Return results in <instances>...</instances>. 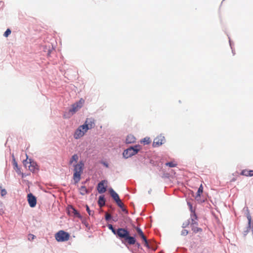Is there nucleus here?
<instances>
[{"instance_id":"4468645a","label":"nucleus","mask_w":253,"mask_h":253,"mask_svg":"<svg viewBox=\"0 0 253 253\" xmlns=\"http://www.w3.org/2000/svg\"><path fill=\"white\" fill-rule=\"evenodd\" d=\"M136 231H137L138 235L142 238L143 241H144L146 239H147V238H146V236L144 235L143 231L140 228H139L138 227H136Z\"/></svg>"},{"instance_id":"6ab92c4d","label":"nucleus","mask_w":253,"mask_h":253,"mask_svg":"<svg viewBox=\"0 0 253 253\" xmlns=\"http://www.w3.org/2000/svg\"><path fill=\"white\" fill-rule=\"evenodd\" d=\"M191 228H192V231L195 233L202 232V229L201 228L198 227L197 225H194V226L193 225L192 226H191Z\"/></svg>"},{"instance_id":"f704fd0d","label":"nucleus","mask_w":253,"mask_h":253,"mask_svg":"<svg viewBox=\"0 0 253 253\" xmlns=\"http://www.w3.org/2000/svg\"><path fill=\"white\" fill-rule=\"evenodd\" d=\"M144 242V245L147 247L148 248H149V246L147 241V240L146 239L145 240L143 241Z\"/></svg>"},{"instance_id":"5701e85b","label":"nucleus","mask_w":253,"mask_h":253,"mask_svg":"<svg viewBox=\"0 0 253 253\" xmlns=\"http://www.w3.org/2000/svg\"><path fill=\"white\" fill-rule=\"evenodd\" d=\"M0 194L1 196H4L7 194V191L5 189H2V187L0 186Z\"/></svg>"},{"instance_id":"4be33fe9","label":"nucleus","mask_w":253,"mask_h":253,"mask_svg":"<svg viewBox=\"0 0 253 253\" xmlns=\"http://www.w3.org/2000/svg\"><path fill=\"white\" fill-rule=\"evenodd\" d=\"M166 165L170 168H173L177 166V164L173 162H168L166 164Z\"/></svg>"},{"instance_id":"c9c22d12","label":"nucleus","mask_w":253,"mask_h":253,"mask_svg":"<svg viewBox=\"0 0 253 253\" xmlns=\"http://www.w3.org/2000/svg\"><path fill=\"white\" fill-rule=\"evenodd\" d=\"M189 224V222H185V223H183V224H182V227L183 228H185L186 227V226H187Z\"/></svg>"},{"instance_id":"c85d7f7f","label":"nucleus","mask_w":253,"mask_h":253,"mask_svg":"<svg viewBox=\"0 0 253 253\" xmlns=\"http://www.w3.org/2000/svg\"><path fill=\"white\" fill-rule=\"evenodd\" d=\"M196 219H194V218L191 219V226H192L193 225H198V222L196 221Z\"/></svg>"},{"instance_id":"412c9836","label":"nucleus","mask_w":253,"mask_h":253,"mask_svg":"<svg viewBox=\"0 0 253 253\" xmlns=\"http://www.w3.org/2000/svg\"><path fill=\"white\" fill-rule=\"evenodd\" d=\"M117 205L122 209V210L123 211H125V209H124V204H123V203L122 202V201L120 200H119V201L116 202Z\"/></svg>"},{"instance_id":"9d476101","label":"nucleus","mask_w":253,"mask_h":253,"mask_svg":"<svg viewBox=\"0 0 253 253\" xmlns=\"http://www.w3.org/2000/svg\"><path fill=\"white\" fill-rule=\"evenodd\" d=\"M165 141V137L161 135L156 137L153 141V146L154 147L159 146L162 145Z\"/></svg>"},{"instance_id":"ddd939ff","label":"nucleus","mask_w":253,"mask_h":253,"mask_svg":"<svg viewBox=\"0 0 253 253\" xmlns=\"http://www.w3.org/2000/svg\"><path fill=\"white\" fill-rule=\"evenodd\" d=\"M135 137L131 134L128 135L126 138V143L127 144L133 143L135 142Z\"/></svg>"},{"instance_id":"a878e982","label":"nucleus","mask_w":253,"mask_h":253,"mask_svg":"<svg viewBox=\"0 0 253 253\" xmlns=\"http://www.w3.org/2000/svg\"><path fill=\"white\" fill-rule=\"evenodd\" d=\"M86 211H87L88 214L89 215H93V213H94V211H91L89 208V207L87 206V205H86Z\"/></svg>"},{"instance_id":"f03ea898","label":"nucleus","mask_w":253,"mask_h":253,"mask_svg":"<svg viewBox=\"0 0 253 253\" xmlns=\"http://www.w3.org/2000/svg\"><path fill=\"white\" fill-rule=\"evenodd\" d=\"M84 167V164L82 161L74 166L73 178L75 183H78L80 180Z\"/></svg>"},{"instance_id":"9b49d317","label":"nucleus","mask_w":253,"mask_h":253,"mask_svg":"<svg viewBox=\"0 0 253 253\" xmlns=\"http://www.w3.org/2000/svg\"><path fill=\"white\" fill-rule=\"evenodd\" d=\"M23 164L26 168H28V169L31 171L34 172L36 169V166L34 162H28L27 160L23 161Z\"/></svg>"},{"instance_id":"39448f33","label":"nucleus","mask_w":253,"mask_h":253,"mask_svg":"<svg viewBox=\"0 0 253 253\" xmlns=\"http://www.w3.org/2000/svg\"><path fill=\"white\" fill-rule=\"evenodd\" d=\"M87 131V128L84 125H81L76 130L74 134V137L76 139L82 137Z\"/></svg>"},{"instance_id":"aec40b11","label":"nucleus","mask_w":253,"mask_h":253,"mask_svg":"<svg viewBox=\"0 0 253 253\" xmlns=\"http://www.w3.org/2000/svg\"><path fill=\"white\" fill-rule=\"evenodd\" d=\"M13 165L14 166V169L15 170V171L17 173H19L20 172V169L18 168L17 163L16 162L15 158L13 159Z\"/></svg>"},{"instance_id":"2eb2a0df","label":"nucleus","mask_w":253,"mask_h":253,"mask_svg":"<svg viewBox=\"0 0 253 253\" xmlns=\"http://www.w3.org/2000/svg\"><path fill=\"white\" fill-rule=\"evenodd\" d=\"M203 187L202 184H201L198 189V190L197 193V195L195 197L197 201L199 200V199L200 198L201 194L203 193Z\"/></svg>"},{"instance_id":"f8f14e48","label":"nucleus","mask_w":253,"mask_h":253,"mask_svg":"<svg viewBox=\"0 0 253 253\" xmlns=\"http://www.w3.org/2000/svg\"><path fill=\"white\" fill-rule=\"evenodd\" d=\"M110 194L115 202L120 200L119 195L112 188L109 190Z\"/></svg>"},{"instance_id":"473e14b6","label":"nucleus","mask_w":253,"mask_h":253,"mask_svg":"<svg viewBox=\"0 0 253 253\" xmlns=\"http://www.w3.org/2000/svg\"><path fill=\"white\" fill-rule=\"evenodd\" d=\"M111 217V216L110 214L109 213H106V215H105V218L107 220H108L109 219H110Z\"/></svg>"},{"instance_id":"423d86ee","label":"nucleus","mask_w":253,"mask_h":253,"mask_svg":"<svg viewBox=\"0 0 253 253\" xmlns=\"http://www.w3.org/2000/svg\"><path fill=\"white\" fill-rule=\"evenodd\" d=\"M84 102V100L81 98L78 102L73 104L72 105V108L69 110V113L71 114L70 115H73L81 108Z\"/></svg>"},{"instance_id":"4c0bfd02","label":"nucleus","mask_w":253,"mask_h":253,"mask_svg":"<svg viewBox=\"0 0 253 253\" xmlns=\"http://www.w3.org/2000/svg\"><path fill=\"white\" fill-rule=\"evenodd\" d=\"M70 117V116H68V117ZM64 117L65 118H67V117H66L65 115H64Z\"/></svg>"},{"instance_id":"e433bc0d","label":"nucleus","mask_w":253,"mask_h":253,"mask_svg":"<svg viewBox=\"0 0 253 253\" xmlns=\"http://www.w3.org/2000/svg\"><path fill=\"white\" fill-rule=\"evenodd\" d=\"M249 172L250 173L249 176H253V170H249Z\"/></svg>"},{"instance_id":"f257e3e1","label":"nucleus","mask_w":253,"mask_h":253,"mask_svg":"<svg viewBox=\"0 0 253 253\" xmlns=\"http://www.w3.org/2000/svg\"><path fill=\"white\" fill-rule=\"evenodd\" d=\"M109 229L116 235L117 237L122 240V241H125L129 245H134L136 242V240L134 237L129 236V232L125 228H119L116 230L111 224L108 225Z\"/></svg>"},{"instance_id":"7c9ffc66","label":"nucleus","mask_w":253,"mask_h":253,"mask_svg":"<svg viewBox=\"0 0 253 253\" xmlns=\"http://www.w3.org/2000/svg\"><path fill=\"white\" fill-rule=\"evenodd\" d=\"M73 213H74V215L77 217H80V213L78 212V211L77 210H76L75 209H73Z\"/></svg>"},{"instance_id":"b1692460","label":"nucleus","mask_w":253,"mask_h":253,"mask_svg":"<svg viewBox=\"0 0 253 253\" xmlns=\"http://www.w3.org/2000/svg\"><path fill=\"white\" fill-rule=\"evenodd\" d=\"M141 142H143L144 144H148L151 143V140L150 138L146 137L144 138Z\"/></svg>"},{"instance_id":"2f4dec72","label":"nucleus","mask_w":253,"mask_h":253,"mask_svg":"<svg viewBox=\"0 0 253 253\" xmlns=\"http://www.w3.org/2000/svg\"><path fill=\"white\" fill-rule=\"evenodd\" d=\"M191 219L192 218H194V219H197V216L195 211H193L192 212V214H191Z\"/></svg>"},{"instance_id":"72a5a7b5","label":"nucleus","mask_w":253,"mask_h":253,"mask_svg":"<svg viewBox=\"0 0 253 253\" xmlns=\"http://www.w3.org/2000/svg\"><path fill=\"white\" fill-rule=\"evenodd\" d=\"M188 205L189 207V208H190V210L191 212L195 211L194 210H193L192 204L190 203H188Z\"/></svg>"},{"instance_id":"393cba45","label":"nucleus","mask_w":253,"mask_h":253,"mask_svg":"<svg viewBox=\"0 0 253 253\" xmlns=\"http://www.w3.org/2000/svg\"><path fill=\"white\" fill-rule=\"evenodd\" d=\"M241 174L243 175H245L246 176H248L250 175V173L249 172V170H247V169L243 170L242 171Z\"/></svg>"},{"instance_id":"20e7f679","label":"nucleus","mask_w":253,"mask_h":253,"mask_svg":"<svg viewBox=\"0 0 253 253\" xmlns=\"http://www.w3.org/2000/svg\"><path fill=\"white\" fill-rule=\"evenodd\" d=\"M70 237V234L63 230H60L55 234V239L59 242L67 241L69 240Z\"/></svg>"},{"instance_id":"cd10ccee","label":"nucleus","mask_w":253,"mask_h":253,"mask_svg":"<svg viewBox=\"0 0 253 253\" xmlns=\"http://www.w3.org/2000/svg\"><path fill=\"white\" fill-rule=\"evenodd\" d=\"M11 30L9 29H7L4 33V36L7 37L11 34Z\"/></svg>"},{"instance_id":"dca6fc26","label":"nucleus","mask_w":253,"mask_h":253,"mask_svg":"<svg viewBox=\"0 0 253 253\" xmlns=\"http://www.w3.org/2000/svg\"><path fill=\"white\" fill-rule=\"evenodd\" d=\"M98 203L100 207H102L105 205V200L103 196H101L99 197Z\"/></svg>"},{"instance_id":"0eeeda50","label":"nucleus","mask_w":253,"mask_h":253,"mask_svg":"<svg viewBox=\"0 0 253 253\" xmlns=\"http://www.w3.org/2000/svg\"><path fill=\"white\" fill-rule=\"evenodd\" d=\"M107 187V181L102 180L100 182L97 187V189L99 193L102 194L106 192Z\"/></svg>"},{"instance_id":"a211bd4d","label":"nucleus","mask_w":253,"mask_h":253,"mask_svg":"<svg viewBox=\"0 0 253 253\" xmlns=\"http://www.w3.org/2000/svg\"><path fill=\"white\" fill-rule=\"evenodd\" d=\"M78 159H79V157H78V155L74 154L72 156V157L69 161V164L71 165V164H72L74 162H77L78 161Z\"/></svg>"},{"instance_id":"bb28decb","label":"nucleus","mask_w":253,"mask_h":253,"mask_svg":"<svg viewBox=\"0 0 253 253\" xmlns=\"http://www.w3.org/2000/svg\"><path fill=\"white\" fill-rule=\"evenodd\" d=\"M35 236L32 234H29L28 235V239L29 241H33L35 238Z\"/></svg>"},{"instance_id":"c756f323","label":"nucleus","mask_w":253,"mask_h":253,"mask_svg":"<svg viewBox=\"0 0 253 253\" xmlns=\"http://www.w3.org/2000/svg\"><path fill=\"white\" fill-rule=\"evenodd\" d=\"M188 234V230H186V229H183V230L181 231V235H182V236H186V235H187Z\"/></svg>"},{"instance_id":"7ed1b4c3","label":"nucleus","mask_w":253,"mask_h":253,"mask_svg":"<svg viewBox=\"0 0 253 253\" xmlns=\"http://www.w3.org/2000/svg\"><path fill=\"white\" fill-rule=\"evenodd\" d=\"M140 149V146L139 145H135L133 147H130L124 151L123 152V156L126 158L130 157L137 154Z\"/></svg>"},{"instance_id":"6e6552de","label":"nucleus","mask_w":253,"mask_h":253,"mask_svg":"<svg viewBox=\"0 0 253 253\" xmlns=\"http://www.w3.org/2000/svg\"><path fill=\"white\" fill-rule=\"evenodd\" d=\"M27 198L29 206L31 208L35 207L37 204L36 198L32 193H30L28 194Z\"/></svg>"},{"instance_id":"f3484780","label":"nucleus","mask_w":253,"mask_h":253,"mask_svg":"<svg viewBox=\"0 0 253 253\" xmlns=\"http://www.w3.org/2000/svg\"><path fill=\"white\" fill-rule=\"evenodd\" d=\"M79 191H80V193L81 195H84L87 193H88V190L86 189V188L84 186H81L80 188H79Z\"/></svg>"},{"instance_id":"1a4fd4ad","label":"nucleus","mask_w":253,"mask_h":253,"mask_svg":"<svg viewBox=\"0 0 253 253\" xmlns=\"http://www.w3.org/2000/svg\"><path fill=\"white\" fill-rule=\"evenodd\" d=\"M84 125L87 128V130L90 129L94 127V120L92 118H87Z\"/></svg>"}]
</instances>
